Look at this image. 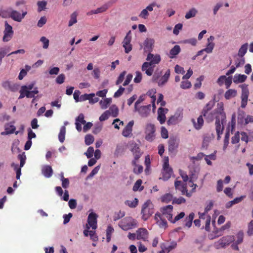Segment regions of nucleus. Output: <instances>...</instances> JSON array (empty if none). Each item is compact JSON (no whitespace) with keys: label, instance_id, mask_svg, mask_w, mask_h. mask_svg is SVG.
<instances>
[{"label":"nucleus","instance_id":"obj_1","mask_svg":"<svg viewBox=\"0 0 253 253\" xmlns=\"http://www.w3.org/2000/svg\"><path fill=\"white\" fill-rule=\"evenodd\" d=\"M226 114L224 112V108L223 104L220 105L219 109L218 115L215 116V129L217 135V139L220 138V135L223 133L224 129L223 125L226 122Z\"/></svg>","mask_w":253,"mask_h":253},{"label":"nucleus","instance_id":"obj_2","mask_svg":"<svg viewBox=\"0 0 253 253\" xmlns=\"http://www.w3.org/2000/svg\"><path fill=\"white\" fill-rule=\"evenodd\" d=\"M128 147L134 156V160L132 161V164L136 165V161L140 158L142 154L139 145L134 141H131L129 142Z\"/></svg>","mask_w":253,"mask_h":253},{"label":"nucleus","instance_id":"obj_3","mask_svg":"<svg viewBox=\"0 0 253 253\" xmlns=\"http://www.w3.org/2000/svg\"><path fill=\"white\" fill-rule=\"evenodd\" d=\"M154 213L153 206L150 200L147 201L143 205L141 210L142 219L146 220Z\"/></svg>","mask_w":253,"mask_h":253},{"label":"nucleus","instance_id":"obj_4","mask_svg":"<svg viewBox=\"0 0 253 253\" xmlns=\"http://www.w3.org/2000/svg\"><path fill=\"white\" fill-rule=\"evenodd\" d=\"M6 11V13H8V16L9 17L18 22H21L27 14L26 11H22V13H20L19 11L12 9L11 8H8Z\"/></svg>","mask_w":253,"mask_h":253},{"label":"nucleus","instance_id":"obj_5","mask_svg":"<svg viewBox=\"0 0 253 253\" xmlns=\"http://www.w3.org/2000/svg\"><path fill=\"white\" fill-rule=\"evenodd\" d=\"M155 125L151 123L147 124L145 129V139L149 142L153 141L155 137Z\"/></svg>","mask_w":253,"mask_h":253},{"label":"nucleus","instance_id":"obj_6","mask_svg":"<svg viewBox=\"0 0 253 253\" xmlns=\"http://www.w3.org/2000/svg\"><path fill=\"white\" fill-rule=\"evenodd\" d=\"M242 89L241 93V105L242 108H244L247 106L248 103V97L249 96V90L248 89V85L247 84H243L239 86Z\"/></svg>","mask_w":253,"mask_h":253},{"label":"nucleus","instance_id":"obj_7","mask_svg":"<svg viewBox=\"0 0 253 253\" xmlns=\"http://www.w3.org/2000/svg\"><path fill=\"white\" fill-rule=\"evenodd\" d=\"M136 225L135 220L131 218H126L123 219L120 224V227L124 230L126 231L132 229Z\"/></svg>","mask_w":253,"mask_h":253},{"label":"nucleus","instance_id":"obj_8","mask_svg":"<svg viewBox=\"0 0 253 253\" xmlns=\"http://www.w3.org/2000/svg\"><path fill=\"white\" fill-rule=\"evenodd\" d=\"M172 169L169 167L168 157L167 161L165 162L163 166V170L162 172V179L164 180H168L172 174Z\"/></svg>","mask_w":253,"mask_h":253},{"label":"nucleus","instance_id":"obj_9","mask_svg":"<svg viewBox=\"0 0 253 253\" xmlns=\"http://www.w3.org/2000/svg\"><path fill=\"white\" fill-rule=\"evenodd\" d=\"M4 36L3 37V41L6 42H8L12 38L13 31L12 30V27L7 22L4 23Z\"/></svg>","mask_w":253,"mask_h":253},{"label":"nucleus","instance_id":"obj_10","mask_svg":"<svg viewBox=\"0 0 253 253\" xmlns=\"http://www.w3.org/2000/svg\"><path fill=\"white\" fill-rule=\"evenodd\" d=\"M130 31L127 33L122 42L123 46L124 47L126 53H128L132 50V45L130 43L131 37L130 35Z\"/></svg>","mask_w":253,"mask_h":253},{"label":"nucleus","instance_id":"obj_11","mask_svg":"<svg viewBox=\"0 0 253 253\" xmlns=\"http://www.w3.org/2000/svg\"><path fill=\"white\" fill-rule=\"evenodd\" d=\"M87 223L86 228L88 229L91 227L92 229H95L97 228V215L96 213L93 212L89 213L87 218Z\"/></svg>","mask_w":253,"mask_h":253},{"label":"nucleus","instance_id":"obj_12","mask_svg":"<svg viewBox=\"0 0 253 253\" xmlns=\"http://www.w3.org/2000/svg\"><path fill=\"white\" fill-rule=\"evenodd\" d=\"M234 241L235 237L234 236H225L220 239L217 243L219 247L224 248Z\"/></svg>","mask_w":253,"mask_h":253},{"label":"nucleus","instance_id":"obj_13","mask_svg":"<svg viewBox=\"0 0 253 253\" xmlns=\"http://www.w3.org/2000/svg\"><path fill=\"white\" fill-rule=\"evenodd\" d=\"M174 186L176 189L181 192L182 195H185L188 197L191 196V192H188L187 191L186 185L183 184L181 181L176 180L174 182Z\"/></svg>","mask_w":253,"mask_h":253},{"label":"nucleus","instance_id":"obj_14","mask_svg":"<svg viewBox=\"0 0 253 253\" xmlns=\"http://www.w3.org/2000/svg\"><path fill=\"white\" fill-rule=\"evenodd\" d=\"M17 157L20 160V163L19 168L17 169H16L15 171L16 173V178L17 179H19L21 174V168H22L25 165L26 159L25 152H22L21 154H19Z\"/></svg>","mask_w":253,"mask_h":253},{"label":"nucleus","instance_id":"obj_15","mask_svg":"<svg viewBox=\"0 0 253 253\" xmlns=\"http://www.w3.org/2000/svg\"><path fill=\"white\" fill-rule=\"evenodd\" d=\"M182 113L181 112H176L173 116H171L167 121L169 126L177 124L182 119Z\"/></svg>","mask_w":253,"mask_h":253},{"label":"nucleus","instance_id":"obj_16","mask_svg":"<svg viewBox=\"0 0 253 253\" xmlns=\"http://www.w3.org/2000/svg\"><path fill=\"white\" fill-rule=\"evenodd\" d=\"M149 232L144 228H140L136 231V239L142 240L144 241H148Z\"/></svg>","mask_w":253,"mask_h":253},{"label":"nucleus","instance_id":"obj_17","mask_svg":"<svg viewBox=\"0 0 253 253\" xmlns=\"http://www.w3.org/2000/svg\"><path fill=\"white\" fill-rule=\"evenodd\" d=\"M173 207L168 205L161 209V211L163 215H164L169 221H172V212Z\"/></svg>","mask_w":253,"mask_h":253},{"label":"nucleus","instance_id":"obj_18","mask_svg":"<svg viewBox=\"0 0 253 253\" xmlns=\"http://www.w3.org/2000/svg\"><path fill=\"white\" fill-rule=\"evenodd\" d=\"M230 227L231 222L230 221H228L226 223L225 225H223L219 229H214L213 231V233L214 234V237H213V238H215L222 236L224 233V230L228 229L229 228H230ZM212 239H213V238H212Z\"/></svg>","mask_w":253,"mask_h":253},{"label":"nucleus","instance_id":"obj_19","mask_svg":"<svg viewBox=\"0 0 253 253\" xmlns=\"http://www.w3.org/2000/svg\"><path fill=\"white\" fill-rule=\"evenodd\" d=\"M219 108L220 106L217 108L216 110H215L214 111L206 112L205 113V114L204 113H202L201 115H202L203 117H205L207 122H211L213 121L214 117H215V115L216 114V115H218Z\"/></svg>","mask_w":253,"mask_h":253},{"label":"nucleus","instance_id":"obj_20","mask_svg":"<svg viewBox=\"0 0 253 253\" xmlns=\"http://www.w3.org/2000/svg\"><path fill=\"white\" fill-rule=\"evenodd\" d=\"M155 41L153 39L147 38L144 42V52H149L150 53L153 49Z\"/></svg>","mask_w":253,"mask_h":253},{"label":"nucleus","instance_id":"obj_21","mask_svg":"<svg viewBox=\"0 0 253 253\" xmlns=\"http://www.w3.org/2000/svg\"><path fill=\"white\" fill-rule=\"evenodd\" d=\"M168 110L162 107H160L158 110V117L157 120L159 121L160 123L162 125L166 122V114L168 112Z\"/></svg>","mask_w":253,"mask_h":253},{"label":"nucleus","instance_id":"obj_22","mask_svg":"<svg viewBox=\"0 0 253 253\" xmlns=\"http://www.w3.org/2000/svg\"><path fill=\"white\" fill-rule=\"evenodd\" d=\"M161 56L159 54L154 55L152 53H149L146 58V60L152 65L157 64L161 61Z\"/></svg>","mask_w":253,"mask_h":253},{"label":"nucleus","instance_id":"obj_23","mask_svg":"<svg viewBox=\"0 0 253 253\" xmlns=\"http://www.w3.org/2000/svg\"><path fill=\"white\" fill-rule=\"evenodd\" d=\"M134 124L133 121H130L127 125L126 126V127L124 128L123 132H122V135L126 137H130L132 134V126Z\"/></svg>","mask_w":253,"mask_h":253},{"label":"nucleus","instance_id":"obj_24","mask_svg":"<svg viewBox=\"0 0 253 253\" xmlns=\"http://www.w3.org/2000/svg\"><path fill=\"white\" fill-rule=\"evenodd\" d=\"M142 117H146L150 113L151 110V105L142 106L140 107H137V109H135Z\"/></svg>","mask_w":253,"mask_h":253},{"label":"nucleus","instance_id":"obj_25","mask_svg":"<svg viewBox=\"0 0 253 253\" xmlns=\"http://www.w3.org/2000/svg\"><path fill=\"white\" fill-rule=\"evenodd\" d=\"M156 5L155 3H152L146 7L145 9H143L140 12L139 16L144 19H147L149 16L148 11L151 12L153 10V7Z\"/></svg>","mask_w":253,"mask_h":253},{"label":"nucleus","instance_id":"obj_26","mask_svg":"<svg viewBox=\"0 0 253 253\" xmlns=\"http://www.w3.org/2000/svg\"><path fill=\"white\" fill-rule=\"evenodd\" d=\"M141 69L149 76H152L154 72V67L149 62H144L142 66Z\"/></svg>","mask_w":253,"mask_h":253},{"label":"nucleus","instance_id":"obj_27","mask_svg":"<svg viewBox=\"0 0 253 253\" xmlns=\"http://www.w3.org/2000/svg\"><path fill=\"white\" fill-rule=\"evenodd\" d=\"M170 75V71L169 69H168L165 74L159 80L158 82V85L159 86H163L168 81Z\"/></svg>","mask_w":253,"mask_h":253},{"label":"nucleus","instance_id":"obj_28","mask_svg":"<svg viewBox=\"0 0 253 253\" xmlns=\"http://www.w3.org/2000/svg\"><path fill=\"white\" fill-rule=\"evenodd\" d=\"M2 86L6 90L15 91L17 90V85L9 81H5L2 83Z\"/></svg>","mask_w":253,"mask_h":253},{"label":"nucleus","instance_id":"obj_29","mask_svg":"<svg viewBox=\"0 0 253 253\" xmlns=\"http://www.w3.org/2000/svg\"><path fill=\"white\" fill-rule=\"evenodd\" d=\"M191 122L193 124V126L196 129L199 130L203 126L204 124V120L203 119V116L200 115L197 119V122L195 120L192 119L191 120Z\"/></svg>","mask_w":253,"mask_h":253},{"label":"nucleus","instance_id":"obj_30","mask_svg":"<svg viewBox=\"0 0 253 253\" xmlns=\"http://www.w3.org/2000/svg\"><path fill=\"white\" fill-rule=\"evenodd\" d=\"M42 173L47 178L50 177L53 174V170L52 168L50 166H45L42 169Z\"/></svg>","mask_w":253,"mask_h":253},{"label":"nucleus","instance_id":"obj_31","mask_svg":"<svg viewBox=\"0 0 253 253\" xmlns=\"http://www.w3.org/2000/svg\"><path fill=\"white\" fill-rule=\"evenodd\" d=\"M5 131L2 132L1 134L2 135L12 134L15 130V127L13 125L6 124L4 126Z\"/></svg>","mask_w":253,"mask_h":253},{"label":"nucleus","instance_id":"obj_32","mask_svg":"<svg viewBox=\"0 0 253 253\" xmlns=\"http://www.w3.org/2000/svg\"><path fill=\"white\" fill-rule=\"evenodd\" d=\"M181 51L180 47L178 45H175L169 51V57L170 58H174L178 55Z\"/></svg>","mask_w":253,"mask_h":253},{"label":"nucleus","instance_id":"obj_33","mask_svg":"<svg viewBox=\"0 0 253 253\" xmlns=\"http://www.w3.org/2000/svg\"><path fill=\"white\" fill-rule=\"evenodd\" d=\"M237 95V91L235 89H229L227 90L224 94V97L227 100H229L232 98L235 97Z\"/></svg>","mask_w":253,"mask_h":253},{"label":"nucleus","instance_id":"obj_34","mask_svg":"<svg viewBox=\"0 0 253 253\" xmlns=\"http://www.w3.org/2000/svg\"><path fill=\"white\" fill-rule=\"evenodd\" d=\"M247 79V76L245 75L236 74L234 77L233 82L235 84L242 83L244 82Z\"/></svg>","mask_w":253,"mask_h":253},{"label":"nucleus","instance_id":"obj_35","mask_svg":"<svg viewBox=\"0 0 253 253\" xmlns=\"http://www.w3.org/2000/svg\"><path fill=\"white\" fill-rule=\"evenodd\" d=\"M215 103L213 101H210L204 107L202 113H205L212 111L211 110L214 107Z\"/></svg>","mask_w":253,"mask_h":253},{"label":"nucleus","instance_id":"obj_36","mask_svg":"<svg viewBox=\"0 0 253 253\" xmlns=\"http://www.w3.org/2000/svg\"><path fill=\"white\" fill-rule=\"evenodd\" d=\"M213 203L212 201H211L209 204L207 206V207L205 208V211L203 213H200L199 212V218L200 219H203L204 217L205 216V215H206V213L208 212L209 211H210L212 208L213 207Z\"/></svg>","mask_w":253,"mask_h":253},{"label":"nucleus","instance_id":"obj_37","mask_svg":"<svg viewBox=\"0 0 253 253\" xmlns=\"http://www.w3.org/2000/svg\"><path fill=\"white\" fill-rule=\"evenodd\" d=\"M248 47V43H246L244 44H243L241 47L240 48L238 55L241 58L244 57V55L246 54V53L247 52Z\"/></svg>","mask_w":253,"mask_h":253},{"label":"nucleus","instance_id":"obj_38","mask_svg":"<svg viewBox=\"0 0 253 253\" xmlns=\"http://www.w3.org/2000/svg\"><path fill=\"white\" fill-rule=\"evenodd\" d=\"M194 217V213L193 212L190 213L188 216L185 219V226L190 228L192 225V221Z\"/></svg>","mask_w":253,"mask_h":253},{"label":"nucleus","instance_id":"obj_39","mask_svg":"<svg viewBox=\"0 0 253 253\" xmlns=\"http://www.w3.org/2000/svg\"><path fill=\"white\" fill-rule=\"evenodd\" d=\"M111 5V3L110 2L103 4L101 7L95 9V13L98 14L106 11Z\"/></svg>","mask_w":253,"mask_h":253},{"label":"nucleus","instance_id":"obj_40","mask_svg":"<svg viewBox=\"0 0 253 253\" xmlns=\"http://www.w3.org/2000/svg\"><path fill=\"white\" fill-rule=\"evenodd\" d=\"M66 127L64 126H62L58 134V139L60 142L63 143L65 138Z\"/></svg>","mask_w":253,"mask_h":253},{"label":"nucleus","instance_id":"obj_41","mask_svg":"<svg viewBox=\"0 0 253 253\" xmlns=\"http://www.w3.org/2000/svg\"><path fill=\"white\" fill-rule=\"evenodd\" d=\"M197 13L198 11L195 8H192L186 13L185 17L186 19H189L195 16Z\"/></svg>","mask_w":253,"mask_h":253},{"label":"nucleus","instance_id":"obj_42","mask_svg":"<svg viewBox=\"0 0 253 253\" xmlns=\"http://www.w3.org/2000/svg\"><path fill=\"white\" fill-rule=\"evenodd\" d=\"M112 99L110 98H106L104 100L100 101L99 104L102 109H106L108 105L111 103Z\"/></svg>","mask_w":253,"mask_h":253},{"label":"nucleus","instance_id":"obj_43","mask_svg":"<svg viewBox=\"0 0 253 253\" xmlns=\"http://www.w3.org/2000/svg\"><path fill=\"white\" fill-rule=\"evenodd\" d=\"M108 111H109L110 115H111L113 117H116L118 115L119 109L115 105L111 106Z\"/></svg>","mask_w":253,"mask_h":253},{"label":"nucleus","instance_id":"obj_44","mask_svg":"<svg viewBox=\"0 0 253 253\" xmlns=\"http://www.w3.org/2000/svg\"><path fill=\"white\" fill-rule=\"evenodd\" d=\"M8 51V48H0V66L1 65L2 59L7 55Z\"/></svg>","mask_w":253,"mask_h":253},{"label":"nucleus","instance_id":"obj_45","mask_svg":"<svg viewBox=\"0 0 253 253\" xmlns=\"http://www.w3.org/2000/svg\"><path fill=\"white\" fill-rule=\"evenodd\" d=\"M178 147L175 140H169V150L170 152L174 151Z\"/></svg>","mask_w":253,"mask_h":253},{"label":"nucleus","instance_id":"obj_46","mask_svg":"<svg viewBox=\"0 0 253 253\" xmlns=\"http://www.w3.org/2000/svg\"><path fill=\"white\" fill-rule=\"evenodd\" d=\"M39 93L38 87H35L33 90H27V98H35V95Z\"/></svg>","mask_w":253,"mask_h":253},{"label":"nucleus","instance_id":"obj_47","mask_svg":"<svg viewBox=\"0 0 253 253\" xmlns=\"http://www.w3.org/2000/svg\"><path fill=\"white\" fill-rule=\"evenodd\" d=\"M114 231L113 228L109 225L108 226L106 229V241L107 242H109L111 240L112 233Z\"/></svg>","mask_w":253,"mask_h":253},{"label":"nucleus","instance_id":"obj_48","mask_svg":"<svg viewBox=\"0 0 253 253\" xmlns=\"http://www.w3.org/2000/svg\"><path fill=\"white\" fill-rule=\"evenodd\" d=\"M211 216L209 215H205L203 220H205V229L209 231L210 229Z\"/></svg>","mask_w":253,"mask_h":253},{"label":"nucleus","instance_id":"obj_49","mask_svg":"<svg viewBox=\"0 0 253 253\" xmlns=\"http://www.w3.org/2000/svg\"><path fill=\"white\" fill-rule=\"evenodd\" d=\"M176 245L177 244L176 243H172L170 245L168 246L162 245L161 248L162 249H164V250L167 253H169L170 251H171L172 250H173L176 247Z\"/></svg>","mask_w":253,"mask_h":253},{"label":"nucleus","instance_id":"obj_50","mask_svg":"<svg viewBox=\"0 0 253 253\" xmlns=\"http://www.w3.org/2000/svg\"><path fill=\"white\" fill-rule=\"evenodd\" d=\"M138 203V200L137 198H135L133 201L127 200L125 202L126 205H127L130 208H135Z\"/></svg>","mask_w":253,"mask_h":253},{"label":"nucleus","instance_id":"obj_51","mask_svg":"<svg viewBox=\"0 0 253 253\" xmlns=\"http://www.w3.org/2000/svg\"><path fill=\"white\" fill-rule=\"evenodd\" d=\"M38 6V10L39 12H41L45 9L47 5V2L45 0L39 1L37 3Z\"/></svg>","mask_w":253,"mask_h":253},{"label":"nucleus","instance_id":"obj_52","mask_svg":"<svg viewBox=\"0 0 253 253\" xmlns=\"http://www.w3.org/2000/svg\"><path fill=\"white\" fill-rule=\"evenodd\" d=\"M77 13L76 12H73L71 15V18L69 22V26H72L77 22Z\"/></svg>","mask_w":253,"mask_h":253},{"label":"nucleus","instance_id":"obj_53","mask_svg":"<svg viewBox=\"0 0 253 253\" xmlns=\"http://www.w3.org/2000/svg\"><path fill=\"white\" fill-rule=\"evenodd\" d=\"M236 236L237 238V240L235 241V242L239 244H241L243 241L244 232L242 231H240L236 234Z\"/></svg>","mask_w":253,"mask_h":253},{"label":"nucleus","instance_id":"obj_54","mask_svg":"<svg viewBox=\"0 0 253 253\" xmlns=\"http://www.w3.org/2000/svg\"><path fill=\"white\" fill-rule=\"evenodd\" d=\"M162 201L165 203H169L172 199V195L169 193H167L163 195L162 198Z\"/></svg>","mask_w":253,"mask_h":253},{"label":"nucleus","instance_id":"obj_55","mask_svg":"<svg viewBox=\"0 0 253 253\" xmlns=\"http://www.w3.org/2000/svg\"><path fill=\"white\" fill-rule=\"evenodd\" d=\"M137 161H136V163ZM135 167L133 169V172L137 174H140L142 172L143 170V168L142 166L137 165L136 163V165H132Z\"/></svg>","mask_w":253,"mask_h":253},{"label":"nucleus","instance_id":"obj_56","mask_svg":"<svg viewBox=\"0 0 253 253\" xmlns=\"http://www.w3.org/2000/svg\"><path fill=\"white\" fill-rule=\"evenodd\" d=\"M85 143L87 145H89L94 141V137L91 134H87L85 136Z\"/></svg>","mask_w":253,"mask_h":253},{"label":"nucleus","instance_id":"obj_57","mask_svg":"<svg viewBox=\"0 0 253 253\" xmlns=\"http://www.w3.org/2000/svg\"><path fill=\"white\" fill-rule=\"evenodd\" d=\"M191 86V82L188 81H182L180 84V87L186 89L190 88Z\"/></svg>","mask_w":253,"mask_h":253},{"label":"nucleus","instance_id":"obj_58","mask_svg":"<svg viewBox=\"0 0 253 253\" xmlns=\"http://www.w3.org/2000/svg\"><path fill=\"white\" fill-rule=\"evenodd\" d=\"M185 202H186L185 199L182 197H180L179 198H174L172 200V204H176L179 205V204H181L182 203H185Z\"/></svg>","mask_w":253,"mask_h":253},{"label":"nucleus","instance_id":"obj_59","mask_svg":"<svg viewBox=\"0 0 253 253\" xmlns=\"http://www.w3.org/2000/svg\"><path fill=\"white\" fill-rule=\"evenodd\" d=\"M95 94L94 93H90V94H84L83 95H82L80 96V101H83L85 100H89L90 97H94Z\"/></svg>","mask_w":253,"mask_h":253},{"label":"nucleus","instance_id":"obj_60","mask_svg":"<svg viewBox=\"0 0 253 253\" xmlns=\"http://www.w3.org/2000/svg\"><path fill=\"white\" fill-rule=\"evenodd\" d=\"M40 41L43 43L42 47L44 49H46L49 46V40L45 37H42L40 39Z\"/></svg>","mask_w":253,"mask_h":253},{"label":"nucleus","instance_id":"obj_61","mask_svg":"<svg viewBox=\"0 0 253 253\" xmlns=\"http://www.w3.org/2000/svg\"><path fill=\"white\" fill-rule=\"evenodd\" d=\"M214 46L213 42H208L207 47L204 49L206 52L210 53H211Z\"/></svg>","mask_w":253,"mask_h":253},{"label":"nucleus","instance_id":"obj_62","mask_svg":"<svg viewBox=\"0 0 253 253\" xmlns=\"http://www.w3.org/2000/svg\"><path fill=\"white\" fill-rule=\"evenodd\" d=\"M126 74V71H123L122 73H121L120 74V75H119V76L116 82V84L117 85H119L123 82V80H124V78H125Z\"/></svg>","mask_w":253,"mask_h":253},{"label":"nucleus","instance_id":"obj_63","mask_svg":"<svg viewBox=\"0 0 253 253\" xmlns=\"http://www.w3.org/2000/svg\"><path fill=\"white\" fill-rule=\"evenodd\" d=\"M240 140V134L238 131L235 133V135L231 138V142L232 144H236L239 142Z\"/></svg>","mask_w":253,"mask_h":253},{"label":"nucleus","instance_id":"obj_64","mask_svg":"<svg viewBox=\"0 0 253 253\" xmlns=\"http://www.w3.org/2000/svg\"><path fill=\"white\" fill-rule=\"evenodd\" d=\"M247 233L249 236L253 234V220H252L248 224Z\"/></svg>","mask_w":253,"mask_h":253}]
</instances>
